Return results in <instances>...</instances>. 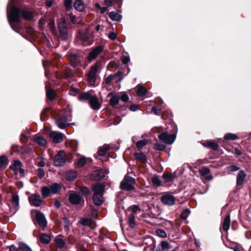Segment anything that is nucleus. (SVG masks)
I'll return each instance as SVG.
<instances>
[{"label": "nucleus", "instance_id": "0e129e2a", "mask_svg": "<svg viewBox=\"0 0 251 251\" xmlns=\"http://www.w3.org/2000/svg\"><path fill=\"white\" fill-rule=\"evenodd\" d=\"M151 111L153 112L155 115H159L161 111L160 109H157L155 107H153L151 108Z\"/></svg>", "mask_w": 251, "mask_h": 251}, {"label": "nucleus", "instance_id": "58836bf2", "mask_svg": "<svg viewBox=\"0 0 251 251\" xmlns=\"http://www.w3.org/2000/svg\"><path fill=\"white\" fill-rule=\"evenodd\" d=\"M46 95L48 99L53 100L55 98V92L51 89L47 90Z\"/></svg>", "mask_w": 251, "mask_h": 251}, {"label": "nucleus", "instance_id": "c03bdc74", "mask_svg": "<svg viewBox=\"0 0 251 251\" xmlns=\"http://www.w3.org/2000/svg\"><path fill=\"white\" fill-rule=\"evenodd\" d=\"M153 184L156 186H160L161 185V181L158 176H153L151 179Z\"/></svg>", "mask_w": 251, "mask_h": 251}, {"label": "nucleus", "instance_id": "3c124183", "mask_svg": "<svg viewBox=\"0 0 251 251\" xmlns=\"http://www.w3.org/2000/svg\"><path fill=\"white\" fill-rule=\"evenodd\" d=\"M73 0H65L64 2L65 6L67 11H70L72 8Z\"/></svg>", "mask_w": 251, "mask_h": 251}, {"label": "nucleus", "instance_id": "aec40b11", "mask_svg": "<svg viewBox=\"0 0 251 251\" xmlns=\"http://www.w3.org/2000/svg\"><path fill=\"white\" fill-rule=\"evenodd\" d=\"M74 7L78 11H83L85 9V4L83 0H75L74 3Z\"/></svg>", "mask_w": 251, "mask_h": 251}, {"label": "nucleus", "instance_id": "f03ea898", "mask_svg": "<svg viewBox=\"0 0 251 251\" xmlns=\"http://www.w3.org/2000/svg\"><path fill=\"white\" fill-rule=\"evenodd\" d=\"M135 179L129 176H126L124 179L121 182L120 188L125 190H130L134 188L133 185Z\"/></svg>", "mask_w": 251, "mask_h": 251}, {"label": "nucleus", "instance_id": "412c9836", "mask_svg": "<svg viewBox=\"0 0 251 251\" xmlns=\"http://www.w3.org/2000/svg\"><path fill=\"white\" fill-rule=\"evenodd\" d=\"M103 195L98 194V195H93V201L94 203L96 205H100L104 202V198L103 197Z\"/></svg>", "mask_w": 251, "mask_h": 251}, {"label": "nucleus", "instance_id": "9b49d317", "mask_svg": "<svg viewBox=\"0 0 251 251\" xmlns=\"http://www.w3.org/2000/svg\"><path fill=\"white\" fill-rule=\"evenodd\" d=\"M92 189L94 193L93 195H103L105 191V185L100 183H96L92 185Z\"/></svg>", "mask_w": 251, "mask_h": 251}, {"label": "nucleus", "instance_id": "6ab92c4d", "mask_svg": "<svg viewBox=\"0 0 251 251\" xmlns=\"http://www.w3.org/2000/svg\"><path fill=\"white\" fill-rule=\"evenodd\" d=\"M171 248V246L167 241H162L158 245L156 251H167Z\"/></svg>", "mask_w": 251, "mask_h": 251}, {"label": "nucleus", "instance_id": "c9c22d12", "mask_svg": "<svg viewBox=\"0 0 251 251\" xmlns=\"http://www.w3.org/2000/svg\"><path fill=\"white\" fill-rule=\"evenodd\" d=\"M19 245V251H32L31 249L25 243L20 242Z\"/></svg>", "mask_w": 251, "mask_h": 251}, {"label": "nucleus", "instance_id": "c85d7f7f", "mask_svg": "<svg viewBox=\"0 0 251 251\" xmlns=\"http://www.w3.org/2000/svg\"><path fill=\"white\" fill-rule=\"evenodd\" d=\"M50 189L51 193L57 194L60 191L61 187L59 183H55L50 186Z\"/></svg>", "mask_w": 251, "mask_h": 251}, {"label": "nucleus", "instance_id": "72a5a7b5", "mask_svg": "<svg viewBox=\"0 0 251 251\" xmlns=\"http://www.w3.org/2000/svg\"><path fill=\"white\" fill-rule=\"evenodd\" d=\"M86 160L87 158L85 156L81 155L78 159L76 163L77 167L81 168L83 167L86 163Z\"/></svg>", "mask_w": 251, "mask_h": 251}, {"label": "nucleus", "instance_id": "f257e3e1", "mask_svg": "<svg viewBox=\"0 0 251 251\" xmlns=\"http://www.w3.org/2000/svg\"><path fill=\"white\" fill-rule=\"evenodd\" d=\"M7 19L13 30H19L18 27L20 17L22 16L27 21H31L32 13L26 10H21L14 5L13 0H10L7 6Z\"/></svg>", "mask_w": 251, "mask_h": 251}, {"label": "nucleus", "instance_id": "7c9ffc66", "mask_svg": "<svg viewBox=\"0 0 251 251\" xmlns=\"http://www.w3.org/2000/svg\"><path fill=\"white\" fill-rule=\"evenodd\" d=\"M202 145L204 147L211 148L214 150H217L218 149V145L212 141H206L203 143Z\"/></svg>", "mask_w": 251, "mask_h": 251}, {"label": "nucleus", "instance_id": "5fc2aeb1", "mask_svg": "<svg viewBox=\"0 0 251 251\" xmlns=\"http://www.w3.org/2000/svg\"><path fill=\"white\" fill-rule=\"evenodd\" d=\"M71 174H72V173H71L70 172H68L66 174V178L67 180L72 181V180H75V178L76 175H75V173H73V175L70 176L71 175Z\"/></svg>", "mask_w": 251, "mask_h": 251}, {"label": "nucleus", "instance_id": "b1692460", "mask_svg": "<svg viewBox=\"0 0 251 251\" xmlns=\"http://www.w3.org/2000/svg\"><path fill=\"white\" fill-rule=\"evenodd\" d=\"M230 217L229 215H227L225 218L223 223V229L225 231H227L230 226Z\"/></svg>", "mask_w": 251, "mask_h": 251}, {"label": "nucleus", "instance_id": "6e6d98bb", "mask_svg": "<svg viewBox=\"0 0 251 251\" xmlns=\"http://www.w3.org/2000/svg\"><path fill=\"white\" fill-rule=\"evenodd\" d=\"M80 223L83 226H88L91 223V220L90 219H83L81 220Z\"/></svg>", "mask_w": 251, "mask_h": 251}, {"label": "nucleus", "instance_id": "0eeeda50", "mask_svg": "<svg viewBox=\"0 0 251 251\" xmlns=\"http://www.w3.org/2000/svg\"><path fill=\"white\" fill-rule=\"evenodd\" d=\"M98 65L95 64L91 68L87 74V80L91 85H94L96 79V75L98 71Z\"/></svg>", "mask_w": 251, "mask_h": 251}, {"label": "nucleus", "instance_id": "c756f323", "mask_svg": "<svg viewBox=\"0 0 251 251\" xmlns=\"http://www.w3.org/2000/svg\"><path fill=\"white\" fill-rule=\"evenodd\" d=\"M40 241L42 243L48 244L50 241V237L46 233H42L40 235Z\"/></svg>", "mask_w": 251, "mask_h": 251}, {"label": "nucleus", "instance_id": "8fccbe9b", "mask_svg": "<svg viewBox=\"0 0 251 251\" xmlns=\"http://www.w3.org/2000/svg\"><path fill=\"white\" fill-rule=\"evenodd\" d=\"M190 213V211L189 209L184 210L181 213V218L184 220L187 219Z\"/></svg>", "mask_w": 251, "mask_h": 251}, {"label": "nucleus", "instance_id": "a18cd8bd", "mask_svg": "<svg viewBox=\"0 0 251 251\" xmlns=\"http://www.w3.org/2000/svg\"><path fill=\"white\" fill-rule=\"evenodd\" d=\"M149 141L147 139H143L138 141L136 143V146L138 148H142L148 143Z\"/></svg>", "mask_w": 251, "mask_h": 251}, {"label": "nucleus", "instance_id": "4d7b16f0", "mask_svg": "<svg viewBox=\"0 0 251 251\" xmlns=\"http://www.w3.org/2000/svg\"><path fill=\"white\" fill-rule=\"evenodd\" d=\"M240 168L234 164L231 165L227 167V169L231 172H235L236 171L239 170Z\"/></svg>", "mask_w": 251, "mask_h": 251}, {"label": "nucleus", "instance_id": "f8f14e48", "mask_svg": "<svg viewBox=\"0 0 251 251\" xmlns=\"http://www.w3.org/2000/svg\"><path fill=\"white\" fill-rule=\"evenodd\" d=\"M36 220L39 225L42 227H45L47 225V221L43 213L39 211L36 213Z\"/></svg>", "mask_w": 251, "mask_h": 251}, {"label": "nucleus", "instance_id": "680f3d73", "mask_svg": "<svg viewBox=\"0 0 251 251\" xmlns=\"http://www.w3.org/2000/svg\"><path fill=\"white\" fill-rule=\"evenodd\" d=\"M80 191L83 195H87L90 194V191L86 187H82L80 189Z\"/></svg>", "mask_w": 251, "mask_h": 251}, {"label": "nucleus", "instance_id": "bb28decb", "mask_svg": "<svg viewBox=\"0 0 251 251\" xmlns=\"http://www.w3.org/2000/svg\"><path fill=\"white\" fill-rule=\"evenodd\" d=\"M176 176L175 173L171 174H164L162 176V177L165 179L166 182H170L174 180Z\"/></svg>", "mask_w": 251, "mask_h": 251}, {"label": "nucleus", "instance_id": "7ed1b4c3", "mask_svg": "<svg viewBox=\"0 0 251 251\" xmlns=\"http://www.w3.org/2000/svg\"><path fill=\"white\" fill-rule=\"evenodd\" d=\"M158 137L160 140L167 144H172L176 138V135L175 134H169L164 132L160 134Z\"/></svg>", "mask_w": 251, "mask_h": 251}, {"label": "nucleus", "instance_id": "338daca9", "mask_svg": "<svg viewBox=\"0 0 251 251\" xmlns=\"http://www.w3.org/2000/svg\"><path fill=\"white\" fill-rule=\"evenodd\" d=\"M45 24H46V21L44 19L41 18L39 20V25L41 28H42L45 25Z\"/></svg>", "mask_w": 251, "mask_h": 251}, {"label": "nucleus", "instance_id": "473e14b6", "mask_svg": "<svg viewBox=\"0 0 251 251\" xmlns=\"http://www.w3.org/2000/svg\"><path fill=\"white\" fill-rule=\"evenodd\" d=\"M224 139L226 141L236 140L238 139V137L235 134L232 133H227L225 135Z\"/></svg>", "mask_w": 251, "mask_h": 251}, {"label": "nucleus", "instance_id": "f3484780", "mask_svg": "<svg viewBox=\"0 0 251 251\" xmlns=\"http://www.w3.org/2000/svg\"><path fill=\"white\" fill-rule=\"evenodd\" d=\"M69 200L71 203L74 204H78L81 203V202L80 197L76 193L71 194L69 196Z\"/></svg>", "mask_w": 251, "mask_h": 251}, {"label": "nucleus", "instance_id": "4468645a", "mask_svg": "<svg viewBox=\"0 0 251 251\" xmlns=\"http://www.w3.org/2000/svg\"><path fill=\"white\" fill-rule=\"evenodd\" d=\"M50 136L54 143H58L63 140L64 135L60 132L52 131L50 133Z\"/></svg>", "mask_w": 251, "mask_h": 251}, {"label": "nucleus", "instance_id": "49530a36", "mask_svg": "<svg viewBox=\"0 0 251 251\" xmlns=\"http://www.w3.org/2000/svg\"><path fill=\"white\" fill-rule=\"evenodd\" d=\"M155 232L157 235L160 237L166 238L167 237V233L163 229H157L156 230Z\"/></svg>", "mask_w": 251, "mask_h": 251}, {"label": "nucleus", "instance_id": "09e8293b", "mask_svg": "<svg viewBox=\"0 0 251 251\" xmlns=\"http://www.w3.org/2000/svg\"><path fill=\"white\" fill-rule=\"evenodd\" d=\"M95 7L97 9V10L101 14L104 13L107 10L106 7H101L98 3H95Z\"/></svg>", "mask_w": 251, "mask_h": 251}, {"label": "nucleus", "instance_id": "a211bd4d", "mask_svg": "<svg viewBox=\"0 0 251 251\" xmlns=\"http://www.w3.org/2000/svg\"><path fill=\"white\" fill-rule=\"evenodd\" d=\"M89 103L91 104V107L94 110H99L101 106V105L98 99L95 96H93L92 97L89 101Z\"/></svg>", "mask_w": 251, "mask_h": 251}, {"label": "nucleus", "instance_id": "603ef678", "mask_svg": "<svg viewBox=\"0 0 251 251\" xmlns=\"http://www.w3.org/2000/svg\"><path fill=\"white\" fill-rule=\"evenodd\" d=\"M200 172L201 176L205 177L210 173V170L208 168L204 167L200 171Z\"/></svg>", "mask_w": 251, "mask_h": 251}, {"label": "nucleus", "instance_id": "393cba45", "mask_svg": "<svg viewBox=\"0 0 251 251\" xmlns=\"http://www.w3.org/2000/svg\"><path fill=\"white\" fill-rule=\"evenodd\" d=\"M110 149V146L108 144H104L100 147L98 151V154L100 156H103Z\"/></svg>", "mask_w": 251, "mask_h": 251}, {"label": "nucleus", "instance_id": "6e6552de", "mask_svg": "<svg viewBox=\"0 0 251 251\" xmlns=\"http://www.w3.org/2000/svg\"><path fill=\"white\" fill-rule=\"evenodd\" d=\"M161 201L164 205L172 206L175 204L176 198L170 193H165L161 197Z\"/></svg>", "mask_w": 251, "mask_h": 251}, {"label": "nucleus", "instance_id": "e433bc0d", "mask_svg": "<svg viewBox=\"0 0 251 251\" xmlns=\"http://www.w3.org/2000/svg\"><path fill=\"white\" fill-rule=\"evenodd\" d=\"M120 100V96L117 95H113L110 100V103L111 105L113 106H115L116 105Z\"/></svg>", "mask_w": 251, "mask_h": 251}, {"label": "nucleus", "instance_id": "20e7f679", "mask_svg": "<svg viewBox=\"0 0 251 251\" xmlns=\"http://www.w3.org/2000/svg\"><path fill=\"white\" fill-rule=\"evenodd\" d=\"M103 47L99 45L94 48H92L91 51L89 53L87 59L89 62H92L95 59L103 50Z\"/></svg>", "mask_w": 251, "mask_h": 251}, {"label": "nucleus", "instance_id": "e2e57ef3", "mask_svg": "<svg viewBox=\"0 0 251 251\" xmlns=\"http://www.w3.org/2000/svg\"><path fill=\"white\" fill-rule=\"evenodd\" d=\"M115 78V75H109L105 79V83L107 84H109L111 81Z\"/></svg>", "mask_w": 251, "mask_h": 251}, {"label": "nucleus", "instance_id": "de8ad7c7", "mask_svg": "<svg viewBox=\"0 0 251 251\" xmlns=\"http://www.w3.org/2000/svg\"><path fill=\"white\" fill-rule=\"evenodd\" d=\"M8 164V159L4 155L0 156V168Z\"/></svg>", "mask_w": 251, "mask_h": 251}, {"label": "nucleus", "instance_id": "774afa93", "mask_svg": "<svg viewBox=\"0 0 251 251\" xmlns=\"http://www.w3.org/2000/svg\"><path fill=\"white\" fill-rule=\"evenodd\" d=\"M19 251V248H17L14 245H12L9 247V251Z\"/></svg>", "mask_w": 251, "mask_h": 251}, {"label": "nucleus", "instance_id": "37998d69", "mask_svg": "<svg viewBox=\"0 0 251 251\" xmlns=\"http://www.w3.org/2000/svg\"><path fill=\"white\" fill-rule=\"evenodd\" d=\"M135 157L137 159L140 160L143 162H145L147 160L146 155L142 152L136 153Z\"/></svg>", "mask_w": 251, "mask_h": 251}, {"label": "nucleus", "instance_id": "dca6fc26", "mask_svg": "<svg viewBox=\"0 0 251 251\" xmlns=\"http://www.w3.org/2000/svg\"><path fill=\"white\" fill-rule=\"evenodd\" d=\"M105 173L102 170H96L91 175V179L95 180H99L105 176Z\"/></svg>", "mask_w": 251, "mask_h": 251}, {"label": "nucleus", "instance_id": "79ce46f5", "mask_svg": "<svg viewBox=\"0 0 251 251\" xmlns=\"http://www.w3.org/2000/svg\"><path fill=\"white\" fill-rule=\"evenodd\" d=\"M19 198L17 195H13L12 197L11 201L14 207H17L19 205Z\"/></svg>", "mask_w": 251, "mask_h": 251}, {"label": "nucleus", "instance_id": "4be33fe9", "mask_svg": "<svg viewBox=\"0 0 251 251\" xmlns=\"http://www.w3.org/2000/svg\"><path fill=\"white\" fill-rule=\"evenodd\" d=\"M81 58L75 55H73L71 56L70 63L73 67H76L80 63Z\"/></svg>", "mask_w": 251, "mask_h": 251}, {"label": "nucleus", "instance_id": "2eb2a0df", "mask_svg": "<svg viewBox=\"0 0 251 251\" xmlns=\"http://www.w3.org/2000/svg\"><path fill=\"white\" fill-rule=\"evenodd\" d=\"M88 33L89 32H77L76 37L78 40L81 41L83 42V44L85 45H90L91 43L89 42L88 43H85V42H87L89 38V35Z\"/></svg>", "mask_w": 251, "mask_h": 251}, {"label": "nucleus", "instance_id": "4c0bfd02", "mask_svg": "<svg viewBox=\"0 0 251 251\" xmlns=\"http://www.w3.org/2000/svg\"><path fill=\"white\" fill-rule=\"evenodd\" d=\"M41 193L43 197L46 198L51 193L50 189L47 186H44L41 189Z\"/></svg>", "mask_w": 251, "mask_h": 251}, {"label": "nucleus", "instance_id": "13d9d810", "mask_svg": "<svg viewBox=\"0 0 251 251\" xmlns=\"http://www.w3.org/2000/svg\"><path fill=\"white\" fill-rule=\"evenodd\" d=\"M37 174L38 177L40 178L44 177L45 174L44 170L42 168L38 169Z\"/></svg>", "mask_w": 251, "mask_h": 251}, {"label": "nucleus", "instance_id": "cd10ccee", "mask_svg": "<svg viewBox=\"0 0 251 251\" xmlns=\"http://www.w3.org/2000/svg\"><path fill=\"white\" fill-rule=\"evenodd\" d=\"M109 17L112 21H119L122 18V16L121 15H120L115 12H114V11H112L109 13Z\"/></svg>", "mask_w": 251, "mask_h": 251}, {"label": "nucleus", "instance_id": "bf43d9fd", "mask_svg": "<svg viewBox=\"0 0 251 251\" xmlns=\"http://www.w3.org/2000/svg\"><path fill=\"white\" fill-rule=\"evenodd\" d=\"M120 100L124 102H126L129 100V97L127 94L124 93L120 96Z\"/></svg>", "mask_w": 251, "mask_h": 251}, {"label": "nucleus", "instance_id": "69168bd1", "mask_svg": "<svg viewBox=\"0 0 251 251\" xmlns=\"http://www.w3.org/2000/svg\"><path fill=\"white\" fill-rule=\"evenodd\" d=\"M130 61V58L129 56H124L122 58V62L124 64H127Z\"/></svg>", "mask_w": 251, "mask_h": 251}, {"label": "nucleus", "instance_id": "9d476101", "mask_svg": "<svg viewBox=\"0 0 251 251\" xmlns=\"http://www.w3.org/2000/svg\"><path fill=\"white\" fill-rule=\"evenodd\" d=\"M23 164L19 160H15L14 163L10 166V168L14 171L15 175L18 174L19 173L21 175L23 176L25 171L22 168Z\"/></svg>", "mask_w": 251, "mask_h": 251}, {"label": "nucleus", "instance_id": "864d4df0", "mask_svg": "<svg viewBox=\"0 0 251 251\" xmlns=\"http://www.w3.org/2000/svg\"><path fill=\"white\" fill-rule=\"evenodd\" d=\"M165 146L159 143L155 144L154 146V149L158 151H163L165 149Z\"/></svg>", "mask_w": 251, "mask_h": 251}, {"label": "nucleus", "instance_id": "5701e85b", "mask_svg": "<svg viewBox=\"0 0 251 251\" xmlns=\"http://www.w3.org/2000/svg\"><path fill=\"white\" fill-rule=\"evenodd\" d=\"M58 28L59 29V31H63V30L66 29L67 27L66 21L64 17H61L58 23Z\"/></svg>", "mask_w": 251, "mask_h": 251}, {"label": "nucleus", "instance_id": "2f4dec72", "mask_svg": "<svg viewBox=\"0 0 251 251\" xmlns=\"http://www.w3.org/2000/svg\"><path fill=\"white\" fill-rule=\"evenodd\" d=\"M34 141L41 146H44L47 144L46 140L42 136H37L34 138Z\"/></svg>", "mask_w": 251, "mask_h": 251}, {"label": "nucleus", "instance_id": "a878e982", "mask_svg": "<svg viewBox=\"0 0 251 251\" xmlns=\"http://www.w3.org/2000/svg\"><path fill=\"white\" fill-rule=\"evenodd\" d=\"M93 96L91 95L88 92H84L82 93H81L78 97V99L79 100H89V101L90 100L91 98H92Z\"/></svg>", "mask_w": 251, "mask_h": 251}, {"label": "nucleus", "instance_id": "f704fd0d", "mask_svg": "<svg viewBox=\"0 0 251 251\" xmlns=\"http://www.w3.org/2000/svg\"><path fill=\"white\" fill-rule=\"evenodd\" d=\"M136 92L138 96L140 97H142L145 96L147 94V90L142 85H138Z\"/></svg>", "mask_w": 251, "mask_h": 251}, {"label": "nucleus", "instance_id": "39448f33", "mask_svg": "<svg viewBox=\"0 0 251 251\" xmlns=\"http://www.w3.org/2000/svg\"><path fill=\"white\" fill-rule=\"evenodd\" d=\"M28 200L30 204L35 207H39L44 203L43 200L37 194L31 195L28 198Z\"/></svg>", "mask_w": 251, "mask_h": 251}, {"label": "nucleus", "instance_id": "a19ab883", "mask_svg": "<svg viewBox=\"0 0 251 251\" xmlns=\"http://www.w3.org/2000/svg\"><path fill=\"white\" fill-rule=\"evenodd\" d=\"M55 242L57 245V247L59 248H62L64 247L65 245V242L64 240L61 238H56L55 239Z\"/></svg>", "mask_w": 251, "mask_h": 251}, {"label": "nucleus", "instance_id": "052dcab7", "mask_svg": "<svg viewBox=\"0 0 251 251\" xmlns=\"http://www.w3.org/2000/svg\"><path fill=\"white\" fill-rule=\"evenodd\" d=\"M117 36L116 32H109L108 34V37L112 40H115L117 38Z\"/></svg>", "mask_w": 251, "mask_h": 251}, {"label": "nucleus", "instance_id": "423d86ee", "mask_svg": "<svg viewBox=\"0 0 251 251\" xmlns=\"http://www.w3.org/2000/svg\"><path fill=\"white\" fill-rule=\"evenodd\" d=\"M65 153L62 151H59L54 156V165L56 167L63 166L66 162Z\"/></svg>", "mask_w": 251, "mask_h": 251}, {"label": "nucleus", "instance_id": "1a4fd4ad", "mask_svg": "<svg viewBox=\"0 0 251 251\" xmlns=\"http://www.w3.org/2000/svg\"><path fill=\"white\" fill-rule=\"evenodd\" d=\"M71 121V117L70 118H69L66 115H63L56 120V124L59 128L64 129L69 125V122Z\"/></svg>", "mask_w": 251, "mask_h": 251}, {"label": "nucleus", "instance_id": "ddd939ff", "mask_svg": "<svg viewBox=\"0 0 251 251\" xmlns=\"http://www.w3.org/2000/svg\"><path fill=\"white\" fill-rule=\"evenodd\" d=\"M246 176V173L243 170H240L237 175L236 185L242 187Z\"/></svg>", "mask_w": 251, "mask_h": 251}, {"label": "nucleus", "instance_id": "ea45409f", "mask_svg": "<svg viewBox=\"0 0 251 251\" xmlns=\"http://www.w3.org/2000/svg\"><path fill=\"white\" fill-rule=\"evenodd\" d=\"M135 215L134 213H131L128 216V223L130 227L133 228L135 226V223L134 221Z\"/></svg>", "mask_w": 251, "mask_h": 251}]
</instances>
